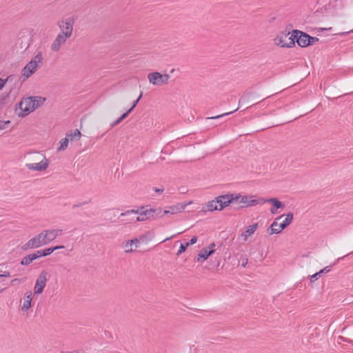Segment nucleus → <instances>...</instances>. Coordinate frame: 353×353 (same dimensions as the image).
Instances as JSON below:
<instances>
[{"instance_id":"1","label":"nucleus","mask_w":353,"mask_h":353,"mask_svg":"<svg viewBox=\"0 0 353 353\" xmlns=\"http://www.w3.org/2000/svg\"><path fill=\"white\" fill-rule=\"evenodd\" d=\"M229 205L231 204L235 209H241L248 206H254L262 204L263 198L254 199V196H242L240 194H228Z\"/></svg>"},{"instance_id":"2","label":"nucleus","mask_w":353,"mask_h":353,"mask_svg":"<svg viewBox=\"0 0 353 353\" xmlns=\"http://www.w3.org/2000/svg\"><path fill=\"white\" fill-rule=\"evenodd\" d=\"M43 60V54L41 51L38 52L35 56L30 61L22 70V77L25 79L32 76L42 64Z\"/></svg>"},{"instance_id":"3","label":"nucleus","mask_w":353,"mask_h":353,"mask_svg":"<svg viewBox=\"0 0 353 353\" xmlns=\"http://www.w3.org/2000/svg\"><path fill=\"white\" fill-rule=\"evenodd\" d=\"M228 196L227 194L221 195L215 198L214 200L208 201L205 205V210L214 211V210H222L223 208L229 205Z\"/></svg>"},{"instance_id":"4","label":"nucleus","mask_w":353,"mask_h":353,"mask_svg":"<svg viewBox=\"0 0 353 353\" xmlns=\"http://www.w3.org/2000/svg\"><path fill=\"white\" fill-rule=\"evenodd\" d=\"M76 19L74 17H68L58 22V26L61 30L59 32L65 35V37L70 38L72 32Z\"/></svg>"},{"instance_id":"5","label":"nucleus","mask_w":353,"mask_h":353,"mask_svg":"<svg viewBox=\"0 0 353 353\" xmlns=\"http://www.w3.org/2000/svg\"><path fill=\"white\" fill-rule=\"evenodd\" d=\"M17 114L20 117H24L34 110V101L31 97L23 99L16 109Z\"/></svg>"},{"instance_id":"6","label":"nucleus","mask_w":353,"mask_h":353,"mask_svg":"<svg viewBox=\"0 0 353 353\" xmlns=\"http://www.w3.org/2000/svg\"><path fill=\"white\" fill-rule=\"evenodd\" d=\"M290 33H281L279 35H277L274 39V43L276 46H280L281 48H292L294 46V41L293 39V33L290 37H288Z\"/></svg>"},{"instance_id":"7","label":"nucleus","mask_w":353,"mask_h":353,"mask_svg":"<svg viewBox=\"0 0 353 353\" xmlns=\"http://www.w3.org/2000/svg\"><path fill=\"white\" fill-rule=\"evenodd\" d=\"M154 213L155 212L152 208L145 210L144 211H142L141 212H139L138 210H127L125 212H122L121 214V216H124L131 214H139V215L136 218V221H143L150 219H154Z\"/></svg>"},{"instance_id":"8","label":"nucleus","mask_w":353,"mask_h":353,"mask_svg":"<svg viewBox=\"0 0 353 353\" xmlns=\"http://www.w3.org/2000/svg\"><path fill=\"white\" fill-rule=\"evenodd\" d=\"M35 154L38 157L37 159L39 161V163H27L26 167L30 170L43 171L48 167V161L41 153L36 152Z\"/></svg>"},{"instance_id":"9","label":"nucleus","mask_w":353,"mask_h":353,"mask_svg":"<svg viewBox=\"0 0 353 353\" xmlns=\"http://www.w3.org/2000/svg\"><path fill=\"white\" fill-rule=\"evenodd\" d=\"M148 79L150 83L155 85H160L167 84L170 76L168 74H161L158 72H154L149 73L148 74Z\"/></svg>"},{"instance_id":"10","label":"nucleus","mask_w":353,"mask_h":353,"mask_svg":"<svg viewBox=\"0 0 353 353\" xmlns=\"http://www.w3.org/2000/svg\"><path fill=\"white\" fill-rule=\"evenodd\" d=\"M48 272L42 270L38 276L34 286V294H41L46 285Z\"/></svg>"},{"instance_id":"11","label":"nucleus","mask_w":353,"mask_h":353,"mask_svg":"<svg viewBox=\"0 0 353 353\" xmlns=\"http://www.w3.org/2000/svg\"><path fill=\"white\" fill-rule=\"evenodd\" d=\"M292 33L294 42L296 41L300 47L303 48L310 46L307 38L305 37L308 36L307 34L298 30H293Z\"/></svg>"},{"instance_id":"12","label":"nucleus","mask_w":353,"mask_h":353,"mask_svg":"<svg viewBox=\"0 0 353 353\" xmlns=\"http://www.w3.org/2000/svg\"><path fill=\"white\" fill-rule=\"evenodd\" d=\"M41 245H43L41 237L39 234L34 236L33 238L30 239L26 243H25L22 247L21 249L23 250H27L33 248H37L41 247Z\"/></svg>"},{"instance_id":"13","label":"nucleus","mask_w":353,"mask_h":353,"mask_svg":"<svg viewBox=\"0 0 353 353\" xmlns=\"http://www.w3.org/2000/svg\"><path fill=\"white\" fill-rule=\"evenodd\" d=\"M68 39L69 37H65V35L59 33L52 43L50 50L54 52H58L61 49V46L66 43V41Z\"/></svg>"},{"instance_id":"14","label":"nucleus","mask_w":353,"mask_h":353,"mask_svg":"<svg viewBox=\"0 0 353 353\" xmlns=\"http://www.w3.org/2000/svg\"><path fill=\"white\" fill-rule=\"evenodd\" d=\"M269 203L272 205V207L270 208V212L272 214H277L279 208H283L285 207V205L276 198L263 199L262 203Z\"/></svg>"},{"instance_id":"15","label":"nucleus","mask_w":353,"mask_h":353,"mask_svg":"<svg viewBox=\"0 0 353 353\" xmlns=\"http://www.w3.org/2000/svg\"><path fill=\"white\" fill-rule=\"evenodd\" d=\"M139 246L138 241L135 238L123 243L125 253L132 252L134 250V248H137Z\"/></svg>"},{"instance_id":"16","label":"nucleus","mask_w":353,"mask_h":353,"mask_svg":"<svg viewBox=\"0 0 353 353\" xmlns=\"http://www.w3.org/2000/svg\"><path fill=\"white\" fill-rule=\"evenodd\" d=\"M186 204L184 203H178L174 205L170 206L168 210H163V213L165 214H174L183 211L185 207Z\"/></svg>"},{"instance_id":"17","label":"nucleus","mask_w":353,"mask_h":353,"mask_svg":"<svg viewBox=\"0 0 353 353\" xmlns=\"http://www.w3.org/2000/svg\"><path fill=\"white\" fill-rule=\"evenodd\" d=\"M283 216V215H281L276 218L273 223L271 224L270 227L268 229V232L270 231V234H279L283 229H281V224H279L277 223V221L280 219H281Z\"/></svg>"},{"instance_id":"18","label":"nucleus","mask_w":353,"mask_h":353,"mask_svg":"<svg viewBox=\"0 0 353 353\" xmlns=\"http://www.w3.org/2000/svg\"><path fill=\"white\" fill-rule=\"evenodd\" d=\"M259 225L257 223H254L251 225H249L245 232H243L241 234V236L243 239L244 241H246L248 237L253 234L255 231L258 229Z\"/></svg>"},{"instance_id":"19","label":"nucleus","mask_w":353,"mask_h":353,"mask_svg":"<svg viewBox=\"0 0 353 353\" xmlns=\"http://www.w3.org/2000/svg\"><path fill=\"white\" fill-rule=\"evenodd\" d=\"M214 252L215 250H208V248H205L201 250L195 260L197 262H199L201 259H203V260H206Z\"/></svg>"},{"instance_id":"20","label":"nucleus","mask_w":353,"mask_h":353,"mask_svg":"<svg viewBox=\"0 0 353 353\" xmlns=\"http://www.w3.org/2000/svg\"><path fill=\"white\" fill-rule=\"evenodd\" d=\"M31 301L32 292L29 291L25 294L24 302L21 307L23 311H27L31 307Z\"/></svg>"},{"instance_id":"21","label":"nucleus","mask_w":353,"mask_h":353,"mask_svg":"<svg viewBox=\"0 0 353 353\" xmlns=\"http://www.w3.org/2000/svg\"><path fill=\"white\" fill-rule=\"evenodd\" d=\"M46 230L51 242L54 241L57 236L63 234V230L61 229H52Z\"/></svg>"},{"instance_id":"22","label":"nucleus","mask_w":353,"mask_h":353,"mask_svg":"<svg viewBox=\"0 0 353 353\" xmlns=\"http://www.w3.org/2000/svg\"><path fill=\"white\" fill-rule=\"evenodd\" d=\"M153 238V234L151 232H148L143 234L139 236L136 238L138 241V244L141 243H147Z\"/></svg>"},{"instance_id":"23","label":"nucleus","mask_w":353,"mask_h":353,"mask_svg":"<svg viewBox=\"0 0 353 353\" xmlns=\"http://www.w3.org/2000/svg\"><path fill=\"white\" fill-rule=\"evenodd\" d=\"M81 136V132L78 129H75L66 134V137L70 138L71 140H79Z\"/></svg>"},{"instance_id":"24","label":"nucleus","mask_w":353,"mask_h":353,"mask_svg":"<svg viewBox=\"0 0 353 353\" xmlns=\"http://www.w3.org/2000/svg\"><path fill=\"white\" fill-rule=\"evenodd\" d=\"M293 220V214L292 212H289L286 214V217L285 220L281 223V229L284 230L287 228Z\"/></svg>"},{"instance_id":"25","label":"nucleus","mask_w":353,"mask_h":353,"mask_svg":"<svg viewBox=\"0 0 353 353\" xmlns=\"http://www.w3.org/2000/svg\"><path fill=\"white\" fill-rule=\"evenodd\" d=\"M329 271H330V267L327 266V267L324 268L323 269H322L321 270H320L319 272L312 274V276H310L311 282L315 281L321 276L322 274L327 273Z\"/></svg>"},{"instance_id":"26","label":"nucleus","mask_w":353,"mask_h":353,"mask_svg":"<svg viewBox=\"0 0 353 353\" xmlns=\"http://www.w3.org/2000/svg\"><path fill=\"white\" fill-rule=\"evenodd\" d=\"M32 98V100L34 101V110L39 107L41 105H42L44 101H46L45 98H43L41 97H30Z\"/></svg>"},{"instance_id":"27","label":"nucleus","mask_w":353,"mask_h":353,"mask_svg":"<svg viewBox=\"0 0 353 353\" xmlns=\"http://www.w3.org/2000/svg\"><path fill=\"white\" fill-rule=\"evenodd\" d=\"M39 234L41 237L43 245H48L51 242L46 230H43L41 233H39Z\"/></svg>"},{"instance_id":"28","label":"nucleus","mask_w":353,"mask_h":353,"mask_svg":"<svg viewBox=\"0 0 353 353\" xmlns=\"http://www.w3.org/2000/svg\"><path fill=\"white\" fill-rule=\"evenodd\" d=\"M68 141L69 139L67 137L61 139L59 141L60 146L59 147L58 150L62 151L65 150L68 145Z\"/></svg>"},{"instance_id":"29","label":"nucleus","mask_w":353,"mask_h":353,"mask_svg":"<svg viewBox=\"0 0 353 353\" xmlns=\"http://www.w3.org/2000/svg\"><path fill=\"white\" fill-rule=\"evenodd\" d=\"M32 261H33L32 260L31 256H30V254H28L21 259V264L23 265H28Z\"/></svg>"},{"instance_id":"30","label":"nucleus","mask_w":353,"mask_h":353,"mask_svg":"<svg viewBox=\"0 0 353 353\" xmlns=\"http://www.w3.org/2000/svg\"><path fill=\"white\" fill-rule=\"evenodd\" d=\"M237 110H238V108L235 109L233 111H231V112H225V113H223V114H219V115H217V116L210 117H208L207 119H219V118H221V117H222L223 116L229 115V114L236 112Z\"/></svg>"},{"instance_id":"31","label":"nucleus","mask_w":353,"mask_h":353,"mask_svg":"<svg viewBox=\"0 0 353 353\" xmlns=\"http://www.w3.org/2000/svg\"><path fill=\"white\" fill-rule=\"evenodd\" d=\"M155 212L154 213V219L157 217H163L165 214L163 213V211L161 208L153 209Z\"/></svg>"},{"instance_id":"32","label":"nucleus","mask_w":353,"mask_h":353,"mask_svg":"<svg viewBox=\"0 0 353 353\" xmlns=\"http://www.w3.org/2000/svg\"><path fill=\"white\" fill-rule=\"evenodd\" d=\"M305 37L307 38L310 46L313 45L314 43H315L316 42H317L319 41V39L317 37H311L309 34H308V36H307V37L305 36Z\"/></svg>"},{"instance_id":"33","label":"nucleus","mask_w":353,"mask_h":353,"mask_svg":"<svg viewBox=\"0 0 353 353\" xmlns=\"http://www.w3.org/2000/svg\"><path fill=\"white\" fill-rule=\"evenodd\" d=\"M43 256H46L50 255L54 252V249L52 248H46L43 250H41Z\"/></svg>"},{"instance_id":"34","label":"nucleus","mask_w":353,"mask_h":353,"mask_svg":"<svg viewBox=\"0 0 353 353\" xmlns=\"http://www.w3.org/2000/svg\"><path fill=\"white\" fill-rule=\"evenodd\" d=\"M26 281V278L23 279H14L11 281V285H15L23 283Z\"/></svg>"},{"instance_id":"35","label":"nucleus","mask_w":353,"mask_h":353,"mask_svg":"<svg viewBox=\"0 0 353 353\" xmlns=\"http://www.w3.org/2000/svg\"><path fill=\"white\" fill-rule=\"evenodd\" d=\"M10 123V121H0V130H4L6 128L7 125Z\"/></svg>"},{"instance_id":"36","label":"nucleus","mask_w":353,"mask_h":353,"mask_svg":"<svg viewBox=\"0 0 353 353\" xmlns=\"http://www.w3.org/2000/svg\"><path fill=\"white\" fill-rule=\"evenodd\" d=\"M142 96H143V92H141L140 95L139 96L138 99L136 101H134L132 106L129 109V110H131V112L136 107V105H137V103H139V101L141 99Z\"/></svg>"},{"instance_id":"37","label":"nucleus","mask_w":353,"mask_h":353,"mask_svg":"<svg viewBox=\"0 0 353 353\" xmlns=\"http://www.w3.org/2000/svg\"><path fill=\"white\" fill-rule=\"evenodd\" d=\"M186 250V246H184V244L181 243L179 247V250H178L176 254L179 256Z\"/></svg>"},{"instance_id":"38","label":"nucleus","mask_w":353,"mask_h":353,"mask_svg":"<svg viewBox=\"0 0 353 353\" xmlns=\"http://www.w3.org/2000/svg\"><path fill=\"white\" fill-rule=\"evenodd\" d=\"M122 120L120 118H118L117 120H115L112 123H111L110 127L114 128V126L119 124Z\"/></svg>"},{"instance_id":"39","label":"nucleus","mask_w":353,"mask_h":353,"mask_svg":"<svg viewBox=\"0 0 353 353\" xmlns=\"http://www.w3.org/2000/svg\"><path fill=\"white\" fill-rule=\"evenodd\" d=\"M130 112H131V110H128L126 112L123 113L119 118L123 121L128 116V114Z\"/></svg>"},{"instance_id":"40","label":"nucleus","mask_w":353,"mask_h":353,"mask_svg":"<svg viewBox=\"0 0 353 353\" xmlns=\"http://www.w3.org/2000/svg\"><path fill=\"white\" fill-rule=\"evenodd\" d=\"M196 241H197V237H196V236H192V239H190V243L191 245H193V244L196 243Z\"/></svg>"},{"instance_id":"41","label":"nucleus","mask_w":353,"mask_h":353,"mask_svg":"<svg viewBox=\"0 0 353 353\" xmlns=\"http://www.w3.org/2000/svg\"><path fill=\"white\" fill-rule=\"evenodd\" d=\"M7 80L0 78V90L4 86Z\"/></svg>"},{"instance_id":"42","label":"nucleus","mask_w":353,"mask_h":353,"mask_svg":"<svg viewBox=\"0 0 353 353\" xmlns=\"http://www.w3.org/2000/svg\"><path fill=\"white\" fill-rule=\"evenodd\" d=\"M154 191L157 192V193H163V191H164V189L163 188H154Z\"/></svg>"},{"instance_id":"43","label":"nucleus","mask_w":353,"mask_h":353,"mask_svg":"<svg viewBox=\"0 0 353 353\" xmlns=\"http://www.w3.org/2000/svg\"><path fill=\"white\" fill-rule=\"evenodd\" d=\"M34 254L37 256V259L41 256H43L41 250H37V252H34Z\"/></svg>"},{"instance_id":"44","label":"nucleus","mask_w":353,"mask_h":353,"mask_svg":"<svg viewBox=\"0 0 353 353\" xmlns=\"http://www.w3.org/2000/svg\"><path fill=\"white\" fill-rule=\"evenodd\" d=\"M61 353H85L83 351H66V352H61Z\"/></svg>"},{"instance_id":"45","label":"nucleus","mask_w":353,"mask_h":353,"mask_svg":"<svg viewBox=\"0 0 353 353\" xmlns=\"http://www.w3.org/2000/svg\"><path fill=\"white\" fill-rule=\"evenodd\" d=\"M215 246H216L215 243H212L209 245V246L207 248H208V250H215L214 249Z\"/></svg>"},{"instance_id":"46","label":"nucleus","mask_w":353,"mask_h":353,"mask_svg":"<svg viewBox=\"0 0 353 353\" xmlns=\"http://www.w3.org/2000/svg\"><path fill=\"white\" fill-rule=\"evenodd\" d=\"M65 247L63 245H57V246L53 247L52 248L54 249V251H55V250H57L59 249H63Z\"/></svg>"},{"instance_id":"47","label":"nucleus","mask_w":353,"mask_h":353,"mask_svg":"<svg viewBox=\"0 0 353 353\" xmlns=\"http://www.w3.org/2000/svg\"><path fill=\"white\" fill-rule=\"evenodd\" d=\"M85 202L80 203H78V204H74V205H73L72 208H79V207H81L83 204H85Z\"/></svg>"},{"instance_id":"48","label":"nucleus","mask_w":353,"mask_h":353,"mask_svg":"<svg viewBox=\"0 0 353 353\" xmlns=\"http://www.w3.org/2000/svg\"><path fill=\"white\" fill-rule=\"evenodd\" d=\"M1 275H2V277H3V276H10V272L6 271Z\"/></svg>"},{"instance_id":"49","label":"nucleus","mask_w":353,"mask_h":353,"mask_svg":"<svg viewBox=\"0 0 353 353\" xmlns=\"http://www.w3.org/2000/svg\"><path fill=\"white\" fill-rule=\"evenodd\" d=\"M30 256H31V259H32V261H34V260L37 259V256L35 255L34 253L30 254Z\"/></svg>"},{"instance_id":"50","label":"nucleus","mask_w":353,"mask_h":353,"mask_svg":"<svg viewBox=\"0 0 353 353\" xmlns=\"http://www.w3.org/2000/svg\"><path fill=\"white\" fill-rule=\"evenodd\" d=\"M174 235L172 236H170V237H168L166 239H165L162 242H165V241H169L170 239H171Z\"/></svg>"},{"instance_id":"51","label":"nucleus","mask_w":353,"mask_h":353,"mask_svg":"<svg viewBox=\"0 0 353 353\" xmlns=\"http://www.w3.org/2000/svg\"><path fill=\"white\" fill-rule=\"evenodd\" d=\"M247 264H248V259H245V261L242 263V266L245 267Z\"/></svg>"},{"instance_id":"52","label":"nucleus","mask_w":353,"mask_h":353,"mask_svg":"<svg viewBox=\"0 0 353 353\" xmlns=\"http://www.w3.org/2000/svg\"><path fill=\"white\" fill-rule=\"evenodd\" d=\"M191 245V244L190 243V242H188V243H186V244H185V245H184V246H186V248H188L189 245Z\"/></svg>"},{"instance_id":"53","label":"nucleus","mask_w":353,"mask_h":353,"mask_svg":"<svg viewBox=\"0 0 353 353\" xmlns=\"http://www.w3.org/2000/svg\"><path fill=\"white\" fill-rule=\"evenodd\" d=\"M128 221H134V219H128Z\"/></svg>"},{"instance_id":"54","label":"nucleus","mask_w":353,"mask_h":353,"mask_svg":"<svg viewBox=\"0 0 353 353\" xmlns=\"http://www.w3.org/2000/svg\"><path fill=\"white\" fill-rule=\"evenodd\" d=\"M3 292V289H0V293Z\"/></svg>"},{"instance_id":"55","label":"nucleus","mask_w":353,"mask_h":353,"mask_svg":"<svg viewBox=\"0 0 353 353\" xmlns=\"http://www.w3.org/2000/svg\"><path fill=\"white\" fill-rule=\"evenodd\" d=\"M1 277H2V275H1V274H0V278H1Z\"/></svg>"},{"instance_id":"56","label":"nucleus","mask_w":353,"mask_h":353,"mask_svg":"<svg viewBox=\"0 0 353 353\" xmlns=\"http://www.w3.org/2000/svg\"><path fill=\"white\" fill-rule=\"evenodd\" d=\"M352 253H353V251H352Z\"/></svg>"},{"instance_id":"57","label":"nucleus","mask_w":353,"mask_h":353,"mask_svg":"<svg viewBox=\"0 0 353 353\" xmlns=\"http://www.w3.org/2000/svg\"><path fill=\"white\" fill-rule=\"evenodd\" d=\"M352 253H353V251H352Z\"/></svg>"},{"instance_id":"58","label":"nucleus","mask_w":353,"mask_h":353,"mask_svg":"<svg viewBox=\"0 0 353 353\" xmlns=\"http://www.w3.org/2000/svg\"><path fill=\"white\" fill-rule=\"evenodd\" d=\"M352 253H353V251H352Z\"/></svg>"}]
</instances>
